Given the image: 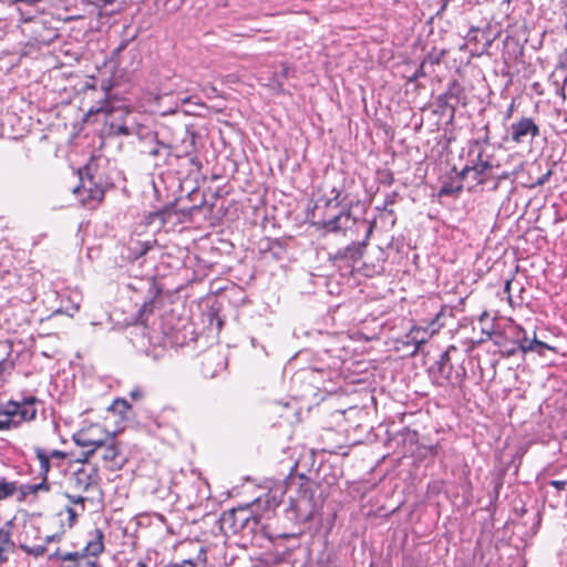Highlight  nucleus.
I'll use <instances>...</instances> for the list:
<instances>
[{
  "instance_id": "39",
  "label": "nucleus",
  "mask_w": 567,
  "mask_h": 567,
  "mask_svg": "<svg viewBox=\"0 0 567 567\" xmlns=\"http://www.w3.org/2000/svg\"><path fill=\"white\" fill-rule=\"evenodd\" d=\"M138 567H146L144 563H138Z\"/></svg>"
},
{
  "instance_id": "10",
  "label": "nucleus",
  "mask_w": 567,
  "mask_h": 567,
  "mask_svg": "<svg viewBox=\"0 0 567 567\" xmlns=\"http://www.w3.org/2000/svg\"><path fill=\"white\" fill-rule=\"evenodd\" d=\"M517 330H518L517 339H518V342H519V349L523 352L538 351V348L551 349L545 342H542V341L537 340L536 337H534L533 340H529L527 338L526 332H525V330L523 328L517 327Z\"/></svg>"
},
{
  "instance_id": "20",
  "label": "nucleus",
  "mask_w": 567,
  "mask_h": 567,
  "mask_svg": "<svg viewBox=\"0 0 567 567\" xmlns=\"http://www.w3.org/2000/svg\"><path fill=\"white\" fill-rule=\"evenodd\" d=\"M341 214L336 216L334 218L327 220L323 223V228H326L328 231L337 233L341 229L340 219Z\"/></svg>"
},
{
  "instance_id": "12",
  "label": "nucleus",
  "mask_w": 567,
  "mask_h": 567,
  "mask_svg": "<svg viewBox=\"0 0 567 567\" xmlns=\"http://www.w3.org/2000/svg\"><path fill=\"white\" fill-rule=\"evenodd\" d=\"M48 482L41 481L38 484L18 485L19 501H24L30 495H37L39 492H49Z\"/></svg>"
},
{
  "instance_id": "30",
  "label": "nucleus",
  "mask_w": 567,
  "mask_h": 567,
  "mask_svg": "<svg viewBox=\"0 0 567 567\" xmlns=\"http://www.w3.org/2000/svg\"><path fill=\"white\" fill-rule=\"evenodd\" d=\"M74 558V554L68 553L62 556L63 560H72Z\"/></svg>"
},
{
  "instance_id": "33",
  "label": "nucleus",
  "mask_w": 567,
  "mask_h": 567,
  "mask_svg": "<svg viewBox=\"0 0 567 567\" xmlns=\"http://www.w3.org/2000/svg\"><path fill=\"white\" fill-rule=\"evenodd\" d=\"M102 6L111 4L114 0H99Z\"/></svg>"
},
{
  "instance_id": "15",
  "label": "nucleus",
  "mask_w": 567,
  "mask_h": 567,
  "mask_svg": "<svg viewBox=\"0 0 567 567\" xmlns=\"http://www.w3.org/2000/svg\"><path fill=\"white\" fill-rule=\"evenodd\" d=\"M14 544L11 540L10 533L6 529H0V564L8 559L10 553H12Z\"/></svg>"
},
{
  "instance_id": "5",
  "label": "nucleus",
  "mask_w": 567,
  "mask_h": 567,
  "mask_svg": "<svg viewBox=\"0 0 567 567\" xmlns=\"http://www.w3.org/2000/svg\"><path fill=\"white\" fill-rule=\"evenodd\" d=\"M511 140L517 144L533 140L539 134L538 125L530 117H522L513 123L509 128Z\"/></svg>"
},
{
  "instance_id": "37",
  "label": "nucleus",
  "mask_w": 567,
  "mask_h": 567,
  "mask_svg": "<svg viewBox=\"0 0 567 567\" xmlns=\"http://www.w3.org/2000/svg\"><path fill=\"white\" fill-rule=\"evenodd\" d=\"M218 359H219V364H220V367H221V368H224V367H225V362L223 361V359H221V358H219V357H218Z\"/></svg>"
},
{
  "instance_id": "38",
  "label": "nucleus",
  "mask_w": 567,
  "mask_h": 567,
  "mask_svg": "<svg viewBox=\"0 0 567 567\" xmlns=\"http://www.w3.org/2000/svg\"><path fill=\"white\" fill-rule=\"evenodd\" d=\"M185 564H189V565L194 566V563L192 560H186Z\"/></svg>"
},
{
  "instance_id": "8",
  "label": "nucleus",
  "mask_w": 567,
  "mask_h": 567,
  "mask_svg": "<svg viewBox=\"0 0 567 567\" xmlns=\"http://www.w3.org/2000/svg\"><path fill=\"white\" fill-rule=\"evenodd\" d=\"M147 136L150 137L151 145L143 152L154 157L156 159V165H158L159 162L166 163V159L169 157L172 153V147L165 143L157 141L156 134L152 132H148Z\"/></svg>"
},
{
  "instance_id": "28",
  "label": "nucleus",
  "mask_w": 567,
  "mask_h": 567,
  "mask_svg": "<svg viewBox=\"0 0 567 567\" xmlns=\"http://www.w3.org/2000/svg\"><path fill=\"white\" fill-rule=\"evenodd\" d=\"M514 109H515V104H514V102H512V104L509 105V107L506 112V118H509L513 115Z\"/></svg>"
},
{
  "instance_id": "22",
  "label": "nucleus",
  "mask_w": 567,
  "mask_h": 567,
  "mask_svg": "<svg viewBox=\"0 0 567 567\" xmlns=\"http://www.w3.org/2000/svg\"><path fill=\"white\" fill-rule=\"evenodd\" d=\"M45 454L52 460L61 462L66 457V453L60 450H45Z\"/></svg>"
},
{
  "instance_id": "16",
  "label": "nucleus",
  "mask_w": 567,
  "mask_h": 567,
  "mask_svg": "<svg viewBox=\"0 0 567 567\" xmlns=\"http://www.w3.org/2000/svg\"><path fill=\"white\" fill-rule=\"evenodd\" d=\"M104 549V545H103V534L101 530H96L93 539H91L86 547H85V553L90 556H94L96 557L97 555H100Z\"/></svg>"
},
{
  "instance_id": "4",
  "label": "nucleus",
  "mask_w": 567,
  "mask_h": 567,
  "mask_svg": "<svg viewBox=\"0 0 567 567\" xmlns=\"http://www.w3.org/2000/svg\"><path fill=\"white\" fill-rule=\"evenodd\" d=\"M79 174L81 184L73 189L74 194L79 195L83 203L101 202L104 196L103 188L94 182L91 175L84 177L82 171Z\"/></svg>"
},
{
  "instance_id": "31",
  "label": "nucleus",
  "mask_w": 567,
  "mask_h": 567,
  "mask_svg": "<svg viewBox=\"0 0 567 567\" xmlns=\"http://www.w3.org/2000/svg\"><path fill=\"white\" fill-rule=\"evenodd\" d=\"M30 532L33 534H38V529L34 526H29V528H27L25 530V534L28 535Z\"/></svg>"
},
{
  "instance_id": "13",
  "label": "nucleus",
  "mask_w": 567,
  "mask_h": 567,
  "mask_svg": "<svg viewBox=\"0 0 567 567\" xmlns=\"http://www.w3.org/2000/svg\"><path fill=\"white\" fill-rule=\"evenodd\" d=\"M102 447H103L102 458L106 462L113 463V465H115V466H120L121 465V462L118 460L120 458V450L115 443V436L113 433H112V439H110L109 442L106 444H104Z\"/></svg>"
},
{
  "instance_id": "2",
  "label": "nucleus",
  "mask_w": 567,
  "mask_h": 567,
  "mask_svg": "<svg viewBox=\"0 0 567 567\" xmlns=\"http://www.w3.org/2000/svg\"><path fill=\"white\" fill-rule=\"evenodd\" d=\"M470 154L475 155V159L460 173L461 178L466 182L467 188L484 183L492 169L489 156L484 154L483 147L477 142L471 147Z\"/></svg>"
},
{
  "instance_id": "18",
  "label": "nucleus",
  "mask_w": 567,
  "mask_h": 567,
  "mask_svg": "<svg viewBox=\"0 0 567 567\" xmlns=\"http://www.w3.org/2000/svg\"><path fill=\"white\" fill-rule=\"evenodd\" d=\"M364 247V243H352L346 248L344 256L355 260L362 256Z\"/></svg>"
},
{
  "instance_id": "1",
  "label": "nucleus",
  "mask_w": 567,
  "mask_h": 567,
  "mask_svg": "<svg viewBox=\"0 0 567 567\" xmlns=\"http://www.w3.org/2000/svg\"><path fill=\"white\" fill-rule=\"evenodd\" d=\"M37 399L30 396L21 402L8 401L0 404V430L17 427L23 422H30L37 416Z\"/></svg>"
},
{
  "instance_id": "35",
  "label": "nucleus",
  "mask_w": 567,
  "mask_h": 567,
  "mask_svg": "<svg viewBox=\"0 0 567 567\" xmlns=\"http://www.w3.org/2000/svg\"><path fill=\"white\" fill-rule=\"evenodd\" d=\"M10 3L12 4H16L18 2H24L25 3V0H8Z\"/></svg>"
},
{
  "instance_id": "23",
  "label": "nucleus",
  "mask_w": 567,
  "mask_h": 567,
  "mask_svg": "<svg viewBox=\"0 0 567 567\" xmlns=\"http://www.w3.org/2000/svg\"><path fill=\"white\" fill-rule=\"evenodd\" d=\"M66 513H68V515H69V526H70V527H72V526H73V524L75 523L76 517H78V515H79V514H78V512H76L74 508H72V507H68V508H66Z\"/></svg>"
},
{
  "instance_id": "6",
  "label": "nucleus",
  "mask_w": 567,
  "mask_h": 567,
  "mask_svg": "<svg viewBox=\"0 0 567 567\" xmlns=\"http://www.w3.org/2000/svg\"><path fill=\"white\" fill-rule=\"evenodd\" d=\"M269 498H270L269 495H266L265 499H262V498L256 499V502L250 505V511H248L247 508H241V507H239L237 509H233L228 513L227 517L233 518L235 524L237 520H240V527H243L246 523H248L250 518L254 520L255 524H259L262 516L256 513V508H258L262 502L271 508H275L277 505L275 502H272L270 504Z\"/></svg>"
},
{
  "instance_id": "25",
  "label": "nucleus",
  "mask_w": 567,
  "mask_h": 567,
  "mask_svg": "<svg viewBox=\"0 0 567 567\" xmlns=\"http://www.w3.org/2000/svg\"><path fill=\"white\" fill-rule=\"evenodd\" d=\"M130 396L133 399V400H140L143 398V391L140 389V388H136V389H133L131 392H130Z\"/></svg>"
},
{
  "instance_id": "27",
  "label": "nucleus",
  "mask_w": 567,
  "mask_h": 567,
  "mask_svg": "<svg viewBox=\"0 0 567 567\" xmlns=\"http://www.w3.org/2000/svg\"><path fill=\"white\" fill-rule=\"evenodd\" d=\"M550 484L555 486L557 489H563L566 485L565 481H551Z\"/></svg>"
},
{
  "instance_id": "36",
  "label": "nucleus",
  "mask_w": 567,
  "mask_h": 567,
  "mask_svg": "<svg viewBox=\"0 0 567 567\" xmlns=\"http://www.w3.org/2000/svg\"><path fill=\"white\" fill-rule=\"evenodd\" d=\"M509 287H511V281H506L505 290H506V291H508V290H509Z\"/></svg>"
},
{
  "instance_id": "29",
  "label": "nucleus",
  "mask_w": 567,
  "mask_h": 567,
  "mask_svg": "<svg viewBox=\"0 0 567 567\" xmlns=\"http://www.w3.org/2000/svg\"><path fill=\"white\" fill-rule=\"evenodd\" d=\"M118 132L123 135H128L130 131L126 126L118 127Z\"/></svg>"
},
{
  "instance_id": "9",
  "label": "nucleus",
  "mask_w": 567,
  "mask_h": 567,
  "mask_svg": "<svg viewBox=\"0 0 567 567\" xmlns=\"http://www.w3.org/2000/svg\"><path fill=\"white\" fill-rule=\"evenodd\" d=\"M432 336L433 331H431L427 327H412L406 334V339L408 343H413L415 346V350H419L420 347L426 343Z\"/></svg>"
},
{
  "instance_id": "34",
  "label": "nucleus",
  "mask_w": 567,
  "mask_h": 567,
  "mask_svg": "<svg viewBox=\"0 0 567 567\" xmlns=\"http://www.w3.org/2000/svg\"><path fill=\"white\" fill-rule=\"evenodd\" d=\"M204 373H205L206 375L212 377V378L215 375V372H209L207 369H205V370H204Z\"/></svg>"
},
{
  "instance_id": "19",
  "label": "nucleus",
  "mask_w": 567,
  "mask_h": 567,
  "mask_svg": "<svg viewBox=\"0 0 567 567\" xmlns=\"http://www.w3.org/2000/svg\"><path fill=\"white\" fill-rule=\"evenodd\" d=\"M20 548L25 551L27 554L29 555H32L34 557H39V556H42L45 550H47V547H45V544H39V545H29L27 543H22L20 545Z\"/></svg>"
},
{
  "instance_id": "26",
  "label": "nucleus",
  "mask_w": 567,
  "mask_h": 567,
  "mask_svg": "<svg viewBox=\"0 0 567 567\" xmlns=\"http://www.w3.org/2000/svg\"><path fill=\"white\" fill-rule=\"evenodd\" d=\"M60 539H61V535L60 534L48 535L45 537L44 544H48V543H51V542H60Z\"/></svg>"
},
{
  "instance_id": "32",
  "label": "nucleus",
  "mask_w": 567,
  "mask_h": 567,
  "mask_svg": "<svg viewBox=\"0 0 567 567\" xmlns=\"http://www.w3.org/2000/svg\"><path fill=\"white\" fill-rule=\"evenodd\" d=\"M441 193L442 194H451L452 193V189L447 188L446 186H444L442 189H441Z\"/></svg>"
},
{
  "instance_id": "24",
  "label": "nucleus",
  "mask_w": 567,
  "mask_h": 567,
  "mask_svg": "<svg viewBox=\"0 0 567 567\" xmlns=\"http://www.w3.org/2000/svg\"><path fill=\"white\" fill-rule=\"evenodd\" d=\"M70 503L74 505H81V509L84 511V497L68 495Z\"/></svg>"
},
{
  "instance_id": "17",
  "label": "nucleus",
  "mask_w": 567,
  "mask_h": 567,
  "mask_svg": "<svg viewBox=\"0 0 567 567\" xmlns=\"http://www.w3.org/2000/svg\"><path fill=\"white\" fill-rule=\"evenodd\" d=\"M18 493V483L0 477V501L12 497Z\"/></svg>"
},
{
  "instance_id": "14",
  "label": "nucleus",
  "mask_w": 567,
  "mask_h": 567,
  "mask_svg": "<svg viewBox=\"0 0 567 567\" xmlns=\"http://www.w3.org/2000/svg\"><path fill=\"white\" fill-rule=\"evenodd\" d=\"M34 454L39 462V473L42 477V481L47 482L48 473L53 466V461L45 454V449L34 447Z\"/></svg>"
},
{
  "instance_id": "7",
  "label": "nucleus",
  "mask_w": 567,
  "mask_h": 567,
  "mask_svg": "<svg viewBox=\"0 0 567 567\" xmlns=\"http://www.w3.org/2000/svg\"><path fill=\"white\" fill-rule=\"evenodd\" d=\"M74 486L82 491L86 492L91 487L97 485L99 482V473L94 466H82L74 472L73 475Z\"/></svg>"
},
{
  "instance_id": "21",
  "label": "nucleus",
  "mask_w": 567,
  "mask_h": 567,
  "mask_svg": "<svg viewBox=\"0 0 567 567\" xmlns=\"http://www.w3.org/2000/svg\"><path fill=\"white\" fill-rule=\"evenodd\" d=\"M130 404L124 399H116L110 406V410L117 411L120 413H125L127 410H130Z\"/></svg>"
},
{
  "instance_id": "11",
  "label": "nucleus",
  "mask_w": 567,
  "mask_h": 567,
  "mask_svg": "<svg viewBox=\"0 0 567 567\" xmlns=\"http://www.w3.org/2000/svg\"><path fill=\"white\" fill-rule=\"evenodd\" d=\"M195 143H196V135H195V133L187 132L185 137L183 138L181 145H176L174 147L175 152H176V156L185 157V156L193 155L195 153V151H196Z\"/></svg>"
},
{
  "instance_id": "3",
  "label": "nucleus",
  "mask_w": 567,
  "mask_h": 567,
  "mask_svg": "<svg viewBox=\"0 0 567 567\" xmlns=\"http://www.w3.org/2000/svg\"><path fill=\"white\" fill-rule=\"evenodd\" d=\"M110 439H112V433L107 432L100 424H91L73 434L74 443L78 446L87 449V452L84 453L85 460L106 444Z\"/></svg>"
}]
</instances>
